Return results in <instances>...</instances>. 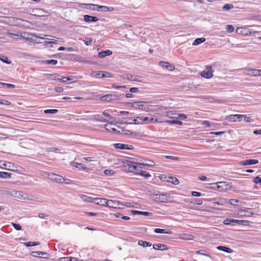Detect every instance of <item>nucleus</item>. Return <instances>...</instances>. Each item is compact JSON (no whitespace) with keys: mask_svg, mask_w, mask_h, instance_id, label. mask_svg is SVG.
<instances>
[{"mask_svg":"<svg viewBox=\"0 0 261 261\" xmlns=\"http://www.w3.org/2000/svg\"><path fill=\"white\" fill-rule=\"evenodd\" d=\"M8 35L10 37H12V36H20L21 38H23L24 39L30 41V42H34V43H41L40 41L38 40L37 38H33L32 37H30L32 36V35H29V34H27L26 33H12L10 32H8Z\"/></svg>","mask_w":261,"mask_h":261,"instance_id":"f257e3e1","label":"nucleus"},{"mask_svg":"<svg viewBox=\"0 0 261 261\" xmlns=\"http://www.w3.org/2000/svg\"><path fill=\"white\" fill-rule=\"evenodd\" d=\"M123 163L128 167L129 172H135V174L137 172H140V171H141V169L142 168L141 166L142 164H139V165L137 163L133 164V163L128 160H125L123 162Z\"/></svg>","mask_w":261,"mask_h":261,"instance_id":"f03ea898","label":"nucleus"},{"mask_svg":"<svg viewBox=\"0 0 261 261\" xmlns=\"http://www.w3.org/2000/svg\"><path fill=\"white\" fill-rule=\"evenodd\" d=\"M130 107L135 109H140L146 112H149V106L145 101H135L129 103Z\"/></svg>","mask_w":261,"mask_h":261,"instance_id":"7ed1b4c3","label":"nucleus"},{"mask_svg":"<svg viewBox=\"0 0 261 261\" xmlns=\"http://www.w3.org/2000/svg\"><path fill=\"white\" fill-rule=\"evenodd\" d=\"M90 8L91 9H96L97 11H101L103 12H112L114 10V8L111 7H107L104 6H99L97 5L91 4L90 5Z\"/></svg>","mask_w":261,"mask_h":261,"instance_id":"20e7f679","label":"nucleus"},{"mask_svg":"<svg viewBox=\"0 0 261 261\" xmlns=\"http://www.w3.org/2000/svg\"><path fill=\"white\" fill-rule=\"evenodd\" d=\"M62 152L60 150L57 148H50V160H56L61 156Z\"/></svg>","mask_w":261,"mask_h":261,"instance_id":"39448f33","label":"nucleus"},{"mask_svg":"<svg viewBox=\"0 0 261 261\" xmlns=\"http://www.w3.org/2000/svg\"><path fill=\"white\" fill-rule=\"evenodd\" d=\"M212 185H217L216 188L219 191H226L229 189V184L226 181H220L217 183L213 184Z\"/></svg>","mask_w":261,"mask_h":261,"instance_id":"423d86ee","label":"nucleus"},{"mask_svg":"<svg viewBox=\"0 0 261 261\" xmlns=\"http://www.w3.org/2000/svg\"><path fill=\"white\" fill-rule=\"evenodd\" d=\"M213 71L212 67L210 66H206L205 69L201 72V76L206 79H210L213 76Z\"/></svg>","mask_w":261,"mask_h":261,"instance_id":"0eeeda50","label":"nucleus"},{"mask_svg":"<svg viewBox=\"0 0 261 261\" xmlns=\"http://www.w3.org/2000/svg\"><path fill=\"white\" fill-rule=\"evenodd\" d=\"M9 20L10 22H11V24L14 25H24L23 22H28V21L24 20L23 19L12 17H10L9 18Z\"/></svg>","mask_w":261,"mask_h":261,"instance_id":"6e6552de","label":"nucleus"},{"mask_svg":"<svg viewBox=\"0 0 261 261\" xmlns=\"http://www.w3.org/2000/svg\"><path fill=\"white\" fill-rule=\"evenodd\" d=\"M100 99L102 101H112L113 100H117L118 98L116 95L109 94L101 96Z\"/></svg>","mask_w":261,"mask_h":261,"instance_id":"1a4fd4ad","label":"nucleus"},{"mask_svg":"<svg viewBox=\"0 0 261 261\" xmlns=\"http://www.w3.org/2000/svg\"><path fill=\"white\" fill-rule=\"evenodd\" d=\"M238 214L241 216L250 217L253 214L251 208H246L244 210L240 211Z\"/></svg>","mask_w":261,"mask_h":261,"instance_id":"9d476101","label":"nucleus"},{"mask_svg":"<svg viewBox=\"0 0 261 261\" xmlns=\"http://www.w3.org/2000/svg\"><path fill=\"white\" fill-rule=\"evenodd\" d=\"M159 65L163 68L167 69L169 71H172L175 69V67L173 65L167 62L160 61L159 63Z\"/></svg>","mask_w":261,"mask_h":261,"instance_id":"9b49d317","label":"nucleus"},{"mask_svg":"<svg viewBox=\"0 0 261 261\" xmlns=\"http://www.w3.org/2000/svg\"><path fill=\"white\" fill-rule=\"evenodd\" d=\"M50 180L57 183H63V177L55 173H50Z\"/></svg>","mask_w":261,"mask_h":261,"instance_id":"f8f14e48","label":"nucleus"},{"mask_svg":"<svg viewBox=\"0 0 261 261\" xmlns=\"http://www.w3.org/2000/svg\"><path fill=\"white\" fill-rule=\"evenodd\" d=\"M156 201L161 202H167L168 201V197L166 194H156L154 198Z\"/></svg>","mask_w":261,"mask_h":261,"instance_id":"ddd939ff","label":"nucleus"},{"mask_svg":"<svg viewBox=\"0 0 261 261\" xmlns=\"http://www.w3.org/2000/svg\"><path fill=\"white\" fill-rule=\"evenodd\" d=\"M258 163V161L257 160L252 159V160H246L245 161H241L240 162L239 164L241 166H246V165L256 164Z\"/></svg>","mask_w":261,"mask_h":261,"instance_id":"4468645a","label":"nucleus"},{"mask_svg":"<svg viewBox=\"0 0 261 261\" xmlns=\"http://www.w3.org/2000/svg\"><path fill=\"white\" fill-rule=\"evenodd\" d=\"M120 202L117 201H114L112 200H107L106 203V206L112 207V208H117L119 206Z\"/></svg>","mask_w":261,"mask_h":261,"instance_id":"2eb2a0df","label":"nucleus"},{"mask_svg":"<svg viewBox=\"0 0 261 261\" xmlns=\"http://www.w3.org/2000/svg\"><path fill=\"white\" fill-rule=\"evenodd\" d=\"M107 199L101 198H94L93 203L96 205L106 206Z\"/></svg>","mask_w":261,"mask_h":261,"instance_id":"dca6fc26","label":"nucleus"},{"mask_svg":"<svg viewBox=\"0 0 261 261\" xmlns=\"http://www.w3.org/2000/svg\"><path fill=\"white\" fill-rule=\"evenodd\" d=\"M84 20L87 22H96L98 20L97 17L85 15L84 16Z\"/></svg>","mask_w":261,"mask_h":261,"instance_id":"f3484780","label":"nucleus"},{"mask_svg":"<svg viewBox=\"0 0 261 261\" xmlns=\"http://www.w3.org/2000/svg\"><path fill=\"white\" fill-rule=\"evenodd\" d=\"M249 73H247L248 75L252 76H260L261 75V70L256 69H251L248 70Z\"/></svg>","mask_w":261,"mask_h":261,"instance_id":"a211bd4d","label":"nucleus"},{"mask_svg":"<svg viewBox=\"0 0 261 261\" xmlns=\"http://www.w3.org/2000/svg\"><path fill=\"white\" fill-rule=\"evenodd\" d=\"M112 54V51L110 50H106L105 51H102L101 52H99L98 53V57L99 58L102 59L106 57V56H110Z\"/></svg>","mask_w":261,"mask_h":261,"instance_id":"6ab92c4d","label":"nucleus"},{"mask_svg":"<svg viewBox=\"0 0 261 261\" xmlns=\"http://www.w3.org/2000/svg\"><path fill=\"white\" fill-rule=\"evenodd\" d=\"M114 146L115 148L120 149H130L132 148L128 147V145L121 144V143H116L114 144Z\"/></svg>","mask_w":261,"mask_h":261,"instance_id":"aec40b11","label":"nucleus"},{"mask_svg":"<svg viewBox=\"0 0 261 261\" xmlns=\"http://www.w3.org/2000/svg\"><path fill=\"white\" fill-rule=\"evenodd\" d=\"M153 248L154 249L159 250H165L167 249V246L166 245L162 244H156L153 245Z\"/></svg>","mask_w":261,"mask_h":261,"instance_id":"412c9836","label":"nucleus"},{"mask_svg":"<svg viewBox=\"0 0 261 261\" xmlns=\"http://www.w3.org/2000/svg\"><path fill=\"white\" fill-rule=\"evenodd\" d=\"M139 76L137 75H134L130 74H126L125 75V78L127 80L132 81H137V82H140V80H139Z\"/></svg>","mask_w":261,"mask_h":261,"instance_id":"4be33fe9","label":"nucleus"},{"mask_svg":"<svg viewBox=\"0 0 261 261\" xmlns=\"http://www.w3.org/2000/svg\"><path fill=\"white\" fill-rule=\"evenodd\" d=\"M218 250L222 251L228 253H231L233 252V250L230 248L225 246H219L216 248Z\"/></svg>","mask_w":261,"mask_h":261,"instance_id":"5701e85b","label":"nucleus"},{"mask_svg":"<svg viewBox=\"0 0 261 261\" xmlns=\"http://www.w3.org/2000/svg\"><path fill=\"white\" fill-rule=\"evenodd\" d=\"M132 213L133 215L140 214V215H144V216H149L151 215V214H152L150 212H142V211H135V210H132Z\"/></svg>","mask_w":261,"mask_h":261,"instance_id":"b1692460","label":"nucleus"},{"mask_svg":"<svg viewBox=\"0 0 261 261\" xmlns=\"http://www.w3.org/2000/svg\"><path fill=\"white\" fill-rule=\"evenodd\" d=\"M136 175H140L144 177L146 179H147L151 177V175L147 172L143 170L140 171V172H137Z\"/></svg>","mask_w":261,"mask_h":261,"instance_id":"393cba45","label":"nucleus"},{"mask_svg":"<svg viewBox=\"0 0 261 261\" xmlns=\"http://www.w3.org/2000/svg\"><path fill=\"white\" fill-rule=\"evenodd\" d=\"M177 114L173 113L172 111H167L166 112V116L173 119H177Z\"/></svg>","mask_w":261,"mask_h":261,"instance_id":"a878e982","label":"nucleus"},{"mask_svg":"<svg viewBox=\"0 0 261 261\" xmlns=\"http://www.w3.org/2000/svg\"><path fill=\"white\" fill-rule=\"evenodd\" d=\"M205 41V38H197L194 41V42L192 43V45H195V46L198 45L200 44V43L204 42Z\"/></svg>","mask_w":261,"mask_h":261,"instance_id":"bb28decb","label":"nucleus"},{"mask_svg":"<svg viewBox=\"0 0 261 261\" xmlns=\"http://www.w3.org/2000/svg\"><path fill=\"white\" fill-rule=\"evenodd\" d=\"M132 121L133 122H129V123L136 124H142V116L137 117L136 119H132Z\"/></svg>","mask_w":261,"mask_h":261,"instance_id":"cd10ccee","label":"nucleus"},{"mask_svg":"<svg viewBox=\"0 0 261 261\" xmlns=\"http://www.w3.org/2000/svg\"><path fill=\"white\" fill-rule=\"evenodd\" d=\"M11 177V174L6 172H0V178H10Z\"/></svg>","mask_w":261,"mask_h":261,"instance_id":"c85d7f7f","label":"nucleus"},{"mask_svg":"<svg viewBox=\"0 0 261 261\" xmlns=\"http://www.w3.org/2000/svg\"><path fill=\"white\" fill-rule=\"evenodd\" d=\"M113 125L114 124L112 123L107 124L106 125H105V126L106 129L109 132H116L117 130L115 128L112 127V125Z\"/></svg>","mask_w":261,"mask_h":261,"instance_id":"c756f323","label":"nucleus"},{"mask_svg":"<svg viewBox=\"0 0 261 261\" xmlns=\"http://www.w3.org/2000/svg\"><path fill=\"white\" fill-rule=\"evenodd\" d=\"M154 232L156 233H167V234H171L172 232L171 231L167 230L164 229H160V228H155L154 229Z\"/></svg>","mask_w":261,"mask_h":261,"instance_id":"7c9ffc66","label":"nucleus"},{"mask_svg":"<svg viewBox=\"0 0 261 261\" xmlns=\"http://www.w3.org/2000/svg\"><path fill=\"white\" fill-rule=\"evenodd\" d=\"M61 75L58 74H50V80H57L61 82Z\"/></svg>","mask_w":261,"mask_h":261,"instance_id":"2f4dec72","label":"nucleus"},{"mask_svg":"<svg viewBox=\"0 0 261 261\" xmlns=\"http://www.w3.org/2000/svg\"><path fill=\"white\" fill-rule=\"evenodd\" d=\"M138 245L143 247H150L151 246V244L149 242L144 241L142 240H140L138 242Z\"/></svg>","mask_w":261,"mask_h":261,"instance_id":"473e14b6","label":"nucleus"},{"mask_svg":"<svg viewBox=\"0 0 261 261\" xmlns=\"http://www.w3.org/2000/svg\"><path fill=\"white\" fill-rule=\"evenodd\" d=\"M101 71H92L90 73V75L91 77H95V78H101Z\"/></svg>","mask_w":261,"mask_h":261,"instance_id":"72a5a7b5","label":"nucleus"},{"mask_svg":"<svg viewBox=\"0 0 261 261\" xmlns=\"http://www.w3.org/2000/svg\"><path fill=\"white\" fill-rule=\"evenodd\" d=\"M23 245L27 247H31V246H35L37 245H39L40 244L39 243L37 242H24L23 243Z\"/></svg>","mask_w":261,"mask_h":261,"instance_id":"f704fd0d","label":"nucleus"},{"mask_svg":"<svg viewBox=\"0 0 261 261\" xmlns=\"http://www.w3.org/2000/svg\"><path fill=\"white\" fill-rule=\"evenodd\" d=\"M193 236L191 234H183L180 238L185 240H192L193 239Z\"/></svg>","mask_w":261,"mask_h":261,"instance_id":"c9c22d12","label":"nucleus"},{"mask_svg":"<svg viewBox=\"0 0 261 261\" xmlns=\"http://www.w3.org/2000/svg\"><path fill=\"white\" fill-rule=\"evenodd\" d=\"M82 199L84 201L87 202H93L94 201V198L92 197L87 196L86 195H83L82 197Z\"/></svg>","mask_w":261,"mask_h":261,"instance_id":"e433bc0d","label":"nucleus"},{"mask_svg":"<svg viewBox=\"0 0 261 261\" xmlns=\"http://www.w3.org/2000/svg\"><path fill=\"white\" fill-rule=\"evenodd\" d=\"M165 122L167 123L171 124H178L180 125L182 124V122L181 121H178V120H167V121H165Z\"/></svg>","mask_w":261,"mask_h":261,"instance_id":"4c0bfd02","label":"nucleus"},{"mask_svg":"<svg viewBox=\"0 0 261 261\" xmlns=\"http://www.w3.org/2000/svg\"><path fill=\"white\" fill-rule=\"evenodd\" d=\"M43 35V34L40 35V36H39L38 37H36L35 38H38V40L40 41L41 42L40 43H44V45H46L47 44V43H49V42L47 41L46 40L44 41L45 40V38L43 36H42Z\"/></svg>","mask_w":261,"mask_h":261,"instance_id":"58836bf2","label":"nucleus"},{"mask_svg":"<svg viewBox=\"0 0 261 261\" xmlns=\"http://www.w3.org/2000/svg\"><path fill=\"white\" fill-rule=\"evenodd\" d=\"M0 60H1V61H2L3 62H4L5 63H6L8 64H9L11 63V61H9L8 60V58L6 56H4V55H0Z\"/></svg>","mask_w":261,"mask_h":261,"instance_id":"ea45409f","label":"nucleus"},{"mask_svg":"<svg viewBox=\"0 0 261 261\" xmlns=\"http://www.w3.org/2000/svg\"><path fill=\"white\" fill-rule=\"evenodd\" d=\"M72 164L73 165V166L76 168H79L80 169H86V167H84L83 164H81V163H76V162H73L72 163Z\"/></svg>","mask_w":261,"mask_h":261,"instance_id":"a19ab883","label":"nucleus"},{"mask_svg":"<svg viewBox=\"0 0 261 261\" xmlns=\"http://www.w3.org/2000/svg\"><path fill=\"white\" fill-rule=\"evenodd\" d=\"M224 203H227V200L226 199L222 198L220 199V200L218 202H214V204L215 205H222Z\"/></svg>","mask_w":261,"mask_h":261,"instance_id":"79ce46f5","label":"nucleus"},{"mask_svg":"<svg viewBox=\"0 0 261 261\" xmlns=\"http://www.w3.org/2000/svg\"><path fill=\"white\" fill-rule=\"evenodd\" d=\"M102 72V74L101 73V78L113 77L112 73H111L110 72H106V71H103Z\"/></svg>","mask_w":261,"mask_h":261,"instance_id":"37998d69","label":"nucleus"},{"mask_svg":"<svg viewBox=\"0 0 261 261\" xmlns=\"http://www.w3.org/2000/svg\"><path fill=\"white\" fill-rule=\"evenodd\" d=\"M233 8V6L232 4H225L223 6L222 9L223 11H228Z\"/></svg>","mask_w":261,"mask_h":261,"instance_id":"c03bdc74","label":"nucleus"},{"mask_svg":"<svg viewBox=\"0 0 261 261\" xmlns=\"http://www.w3.org/2000/svg\"><path fill=\"white\" fill-rule=\"evenodd\" d=\"M74 79L73 76H69V77H61V82L63 83H66L68 81L73 80Z\"/></svg>","mask_w":261,"mask_h":261,"instance_id":"a18cd8bd","label":"nucleus"},{"mask_svg":"<svg viewBox=\"0 0 261 261\" xmlns=\"http://www.w3.org/2000/svg\"><path fill=\"white\" fill-rule=\"evenodd\" d=\"M170 178L171 180H170V182L172 184H173L174 185H178L179 184V180L176 177H171Z\"/></svg>","mask_w":261,"mask_h":261,"instance_id":"49530a36","label":"nucleus"},{"mask_svg":"<svg viewBox=\"0 0 261 261\" xmlns=\"http://www.w3.org/2000/svg\"><path fill=\"white\" fill-rule=\"evenodd\" d=\"M12 225L14 227V229H15L16 230H20L21 229V226L18 224L15 223H11Z\"/></svg>","mask_w":261,"mask_h":261,"instance_id":"de8ad7c7","label":"nucleus"},{"mask_svg":"<svg viewBox=\"0 0 261 261\" xmlns=\"http://www.w3.org/2000/svg\"><path fill=\"white\" fill-rule=\"evenodd\" d=\"M226 30L227 32L231 33L234 31V28L232 25L228 24L226 26Z\"/></svg>","mask_w":261,"mask_h":261,"instance_id":"09e8293b","label":"nucleus"},{"mask_svg":"<svg viewBox=\"0 0 261 261\" xmlns=\"http://www.w3.org/2000/svg\"><path fill=\"white\" fill-rule=\"evenodd\" d=\"M96 118H95V120H97V121H100V122H108L107 120L102 118L101 117H100L99 115L96 116Z\"/></svg>","mask_w":261,"mask_h":261,"instance_id":"8fccbe9b","label":"nucleus"},{"mask_svg":"<svg viewBox=\"0 0 261 261\" xmlns=\"http://www.w3.org/2000/svg\"><path fill=\"white\" fill-rule=\"evenodd\" d=\"M239 202V201L238 200L236 199H230L228 201V203L231 205H237L238 203Z\"/></svg>","mask_w":261,"mask_h":261,"instance_id":"3c124183","label":"nucleus"},{"mask_svg":"<svg viewBox=\"0 0 261 261\" xmlns=\"http://www.w3.org/2000/svg\"><path fill=\"white\" fill-rule=\"evenodd\" d=\"M104 173L107 175H113V174L114 173V172L112 170L106 169L104 171Z\"/></svg>","mask_w":261,"mask_h":261,"instance_id":"603ef678","label":"nucleus"},{"mask_svg":"<svg viewBox=\"0 0 261 261\" xmlns=\"http://www.w3.org/2000/svg\"><path fill=\"white\" fill-rule=\"evenodd\" d=\"M0 104L3 105H10L11 102L9 101H7L6 100L4 99H0Z\"/></svg>","mask_w":261,"mask_h":261,"instance_id":"864d4df0","label":"nucleus"},{"mask_svg":"<svg viewBox=\"0 0 261 261\" xmlns=\"http://www.w3.org/2000/svg\"><path fill=\"white\" fill-rule=\"evenodd\" d=\"M244 120L246 122H251L253 121V120L250 117H247L246 115H244Z\"/></svg>","mask_w":261,"mask_h":261,"instance_id":"5fc2aeb1","label":"nucleus"},{"mask_svg":"<svg viewBox=\"0 0 261 261\" xmlns=\"http://www.w3.org/2000/svg\"><path fill=\"white\" fill-rule=\"evenodd\" d=\"M1 84L2 85H3L4 86H6L8 88H14L15 87V86L13 84H7V83H2Z\"/></svg>","mask_w":261,"mask_h":261,"instance_id":"6e6d98bb","label":"nucleus"},{"mask_svg":"<svg viewBox=\"0 0 261 261\" xmlns=\"http://www.w3.org/2000/svg\"><path fill=\"white\" fill-rule=\"evenodd\" d=\"M155 165L154 163L152 161H148V163H142V165L147 166H153Z\"/></svg>","mask_w":261,"mask_h":261,"instance_id":"4d7b16f0","label":"nucleus"},{"mask_svg":"<svg viewBox=\"0 0 261 261\" xmlns=\"http://www.w3.org/2000/svg\"><path fill=\"white\" fill-rule=\"evenodd\" d=\"M139 91L138 88L133 87L129 89V92L131 93H137Z\"/></svg>","mask_w":261,"mask_h":261,"instance_id":"13d9d810","label":"nucleus"},{"mask_svg":"<svg viewBox=\"0 0 261 261\" xmlns=\"http://www.w3.org/2000/svg\"><path fill=\"white\" fill-rule=\"evenodd\" d=\"M177 116L178 117V119L184 120L187 118V116L184 114H178Z\"/></svg>","mask_w":261,"mask_h":261,"instance_id":"bf43d9fd","label":"nucleus"},{"mask_svg":"<svg viewBox=\"0 0 261 261\" xmlns=\"http://www.w3.org/2000/svg\"><path fill=\"white\" fill-rule=\"evenodd\" d=\"M191 194L193 196H195V197H199V196H201L202 195L200 193H199L198 192H196V191L192 192Z\"/></svg>","mask_w":261,"mask_h":261,"instance_id":"052dcab7","label":"nucleus"},{"mask_svg":"<svg viewBox=\"0 0 261 261\" xmlns=\"http://www.w3.org/2000/svg\"><path fill=\"white\" fill-rule=\"evenodd\" d=\"M149 117H142V124H146L149 123Z\"/></svg>","mask_w":261,"mask_h":261,"instance_id":"680f3d73","label":"nucleus"},{"mask_svg":"<svg viewBox=\"0 0 261 261\" xmlns=\"http://www.w3.org/2000/svg\"><path fill=\"white\" fill-rule=\"evenodd\" d=\"M193 202L197 205H201L203 203V201L201 199H195Z\"/></svg>","mask_w":261,"mask_h":261,"instance_id":"e2e57ef3","label":"nucleus"},{"mask_svg":"<svg viewBox=\"0 0 261 261\" xmlns=\"http://www.w3.org/2000/svg\"><path fill=\"white\" fill-rule=\"evenodd\" d=\"M165 158L168 159H171V160H175V161H177L179 159L178 158H177V157H175L174 156H170V155H166V156H165Z\"/></svg>","mask_w":261,"mask_h":261,"instance_id":"0e129e2a","label":"nucleus"},{"mask_svg":"<svg viewBox=\"0 0 261 261\" xmlns=\"http://www.w3.org/2000/svg\"><path fill=\"white\" fill-rule=\"evenodd\" d=\"M236 115H231L228 116V119L231 121H236Z\"/></svg>","mask_w":261,"mask_h":261,"instance_id":"69168bd1","label":"nucleus"},{"mask_svg":"<svg viewBox=\"0 0 261 261\" xmlns=\"http://www.w3.org/2000/svg\"><path fill=\"white\" fill-rule=\"evenodd\" d=\"M254 182L255 184L260 183V182H261V178L259 177H258V176H256L254 179Z\"/></svg>","mask_w":261,"mask_h":261,"instance_id":"338daca9","label":"nucleus"},{"mask_svg":"<svg viewBox=\"0 0 261 261\" xmlns=\"http://www.w3.org/2000/svg\"><path fill=\"white\" fill-rule=\"evenodd\" d=\"M92 40L90 38L86 39L85 40V43L87 45H91L92 44Z\"/></svg>","mask_w":261,"mask_h":261,"instance_id":"774afa93","label":"nucleus"}]
</instances>
